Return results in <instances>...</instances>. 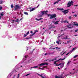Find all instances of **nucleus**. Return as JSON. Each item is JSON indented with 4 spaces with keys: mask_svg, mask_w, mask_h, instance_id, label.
Instances as JSON below:
<instances>
[{
    "mask_svg": "<svg viewBox=\"0 0 78 78\" xmlns=\"http://www.w3.org/2000/svg\"><path fill=\"white\" fill-rule=\"evenodd\" d=\"M73 2L72 1H71V2H69L67 4V7H70L71 5H73Z\"/></svg>",
    "mask_w": 78,
    "mask_h": 78,
    "instance_id": "nucleus-1",
    "label": "nucleus"
},
{
    "mask_svg": "<svg viewBox=\"0 0 78 78\" xmlns=\"http://www.w3.org/2000/svg\"><path fill=\"white\" fill-rule=\"evenodd\" d=\"M14 8V11H16V10H17V9H19L20 8V6H19V5H16L15 6V8Z\"/></svg>",
    "mask_w": 78,
    "mask_h": 78,
    "instance_id": "nucleus-2",
    "label": "nucleus"
},
{
    "mask_svg": "<svg viewBox=\"0 0 78 78\" xmlns=\"http://www.w3.org/2000/svg\"><path fill=\"white\" fill-rule=\"evenodd\" d=\"M69 9L64 10V11H62V12H63L65 15H66L67 13H68L69 12Z\"/></svg>",
    "mask_w": 78,
    "mask_h": 78,
    "instance_id": "nucleus-3",
    "label": "nucleus"
},
{
    "mask_svg": "<svg viewBox=\"0 0 78 78\" xmlns=\"http://www.w3.org/2000/svg\"><path fill=\"white\" fill-rule=\"evenodd\" d=\"M66 59V57L64 58L61 59V58H60L58 60H57L56 61L57 62H58V61H63V60H64Z\"/></svg>",
    "mask_w": 78,
    "mask_h": 78,
    "instance_id": "nucleus-4",
    "label": "nucleus"
},
{
    "mask_svg": "<svg viewBox=\"0 0 78 78\" xmlns=\"http://www.w3.org/2000/svg\"><path fill=\"white\" fill-rule=\"evenodd\" d=\"M29 9H30V10H29L30 12H31V11H34V10H35V8H32L31 9V8L30 7L29 8Z\"/></svg>",
    "mask_w": 78,
    "mask_h": 78,
    "instance_id": "nucleus-5",
    "label": "nucleus"
},
{
    "mask_svg": "<svg viewBox=\"0 0 78 78\" xmlns=\"http://www.w3.org/2000/svg\"><path fill=\"white\" fill-rule=\"evenodd\" d=\"M60 66L61 67H62L63 66H64V63L63 62H61L60 63Z\"/></svg>",
    "mask_w": 78,
    "mask_h": 78,
    "instance_id": "nucleus-6",
    "label": "nucleus"
},
{
    "mask_svg": "<svg viewBox=\"0 0 78 78\" xmlns=\"http://www.w3.org/2000/svg\"><path fill=\"white\" fill-rule=\"evenodd\" d=\"M73 25L74 26H78V23L76 24V23L75 22H73Z\"/></svg>",
    "mask_w": 78,
    "mask_h": 78,
    "instance_id": "nucleus-7",
    "label": "nucleus"
},
{
    "mask_svg": "<svg viewBox=\"0 0 78 78\" xmlns=\"http://www.w3.org/2000/svg\"><path fill=\"white\" fill-rule=\"evenodd\" d=\"M37 67H38V66H34L33 67H32L30 68V70H32V69H33L34 68H37Z\"/></svg>",
    "mask_w": 78,
    "mask_h": 78,
    "instance_id": "nucleus-8",
    "label": "nucleus"
},
{
    "mask_svg": "<svg viewBox=\"0 0 78 78\" xmlns=\"http://www.w3.org/2000/svg\"><path fill=\"white\" fill-rule=\"evenodd\" d=\"M37 74L39 76H41V77H42V78H47V77H44V76H42V75H41L37 73Z\"/></svg>",
    "mask_w": 78,
    "mask_h": 78,
    "instance_id": "nucleus-9",
    "label": "nucleus"
},
{
    "mask_svg": "<svg viewBox=\"0 0 78 78\" xmlns=\"http://www.w3.org/2000/svg\"><path fill=\"white\" fill-rule=\"evenodd\" d=\"M56 14H53L52 15V19H54V18H55L56 17Z\"/></svg>",
    "mask_w": 78,
    "mask_h": 78,
    "instance_id": "nucleus-10",
    "label": "nucleus"
},
{
    "mask_svg": "<svg viewBox=\"0 0 78 78\" xmlns=\"http://www.w3.org/2000/svg\"><path fill=\"white\" fill-rule=\"evenodd\" d=\"M48 12V11L47 10H46V11H44V14H45L47 15V14H47V12Z\"/></svg>",
    "mask_w": 78,
    "mask_h": 78,
    "instance_id": "nucleus-11",
    "label": "nucleus"
},
{
    "mask_svg": "<svg viewBox=\"0 0 78 78\" xmlns=\"http://www.w3.org/2000/svg\"><path fill=\"white\" fill-rule=\"evenodd\" d=\"M66 77V76H64V77H60L58 76H55V78H64V77Z\"/></svg>",
    "mask_w": 78,
    "mask_h": 78,
    "instance_id": "nucleus-12",
    "label": "nucleus"
},
{
    "mask_svg": "<svg viewBox=\"0 0 78 78\" xmlns=\"http://www.w3.org/2000/svg\"><path fill=\"white\" fill-rule=\"evenodd\" d=\"M39 66H45V64H44V63H41L39 65Z\"/></svg>",
    "mask_w": 78,
    "mask_h": 78,
    "instance_id": "nucleus-13",
    "label": "nucleus"
},
{
    "mask_svg": "<svg viewBox=\"0 0 78 78\" xmlns=\"http://www.w3.org/2000/svg\"><path fill=\"white\" fill-rule=\"evenodd\" d=\"M52 28V25H50L49 27V30H50V29H51Z\"/></svg>",
    "mask_w": 78,
    "mask_h": 78,
    "instance_id": "nucleus-14",
    "label": "nucleus"
},
{
    "mask_svg": "<svg viewBox=\"0 0 78 78\" xmlns=\"http://www.w3.org/2000/svg\"><path fill=\"white\" fill-rule=\"evenodd\" d=\"M57 9H58V10H60V11H63V10H64V9H63V8L59 9L58 8H57Z\"/></svg>",
    "mask_w": 78,
    "mask_h": 78,
    "instance_id": "nucleus-15",
    "label": "nucleus"
},
{
    "mask_svg": "<svg viewBox=\"0 0 78 78\" xmlns=\"http://www.w3.org/2000/svg\"><path fill=\"white\" fill-rule=\"evenodd\" d=\"M58 22H59V21H56L54 23V24L55 25H57L58 23Z\"/></svg>",
    "mask_w": 78,
    "mask_h": 78,
    "instance_id": "nucleus-16",
    "label": "nucleus"
},
{
    "mask_svg": "<svg viewBox=\"0 0 78 78\" xmlns=\"http://www.w3.org/2000/svg\"><path fill=\"white\" fill-rule=\"evenodd\" d=\"M42 18H41L40 19H37V18H36V20H38V21H39V20H41V19H42Z\"/></svg>",
    "mask_w": 78,
    "mask_h": 78,
    "instance_id": "nucleus-17",
    "label": "nucleus"
},
{
    "mask_svg": "<svg viewBox=\"0 0 78 78\" xmlns=\"http://www.w3.org/2000/svg\"><path fill=\"white\" fill-rule=\"evenodd\" d=\"M63 22L64 23H69V21H67V20H66L65 21H64Z\"/></svg>",
    "mask_w": 78,
    "mask_h": 78,
    "instance_id": "nucleus-18",
    "label": "nucleus"
},
{
    "mask_svg": "<svg viewBox=\"0 0 78 78\" xmlns=\"http://www.w3.org/2000/svg\"><path fill=\"white\" fill-rule=\"evenodd\" d=\"M41 13L42 15L43 16L44 15V11H41Z\"/></svg>",
    "mask_w": 78,
    "mask_h": 78,
    "instance_id": "nucleus-19",
    "label": "nucleus"
},
{
    "mask_svg": "<svg viewBox=\"0 0 78 78\" xmlns=\"http://www.w3.org/2000/svg\"><path fill=\"white\" fill-rule=\"evenodd\" d=\"M35 33H36L34 32L33 34H31L30 35V36H34V34H35Z\"/></svg>",
    "mask_w": 78,
    "mask_h": 78,
    "instance_id": "nucleus-20",
    "label": "nucleus"
},
{
    "mask_svg": "<svg viewBox=\"0 0 78 78\" xmlns=\"http://www.w3.org/2000/svg\"><path fill=\"white\" fill-rule=\"evenodd\" d=\"M15 22H19V19H17L16 20H15Z\"/></svg>",
    "mask_w": 78,
    "mask_h": 78,
    "instance_id": "nucleus-21",
    "label": "nucleus"
},
{
    "mask_svg": "<svg viewBox=\"0 0 78 78\" xmlns=\"http://www.w3.org/2000/svg\"><path fill=\"white\" fill-rule=\"evenodd\" d=\"M71 62V61H69L68 62L67 66H68V65H69L70 64V63Z\"/></svg>",
    "mask_w": 78,
    "mask_h": 78,
    "instance_id": "nucleus-22",
    "label": "nucleus"
},
{
    "mask_svg": "<svg viewBox=\"0 0 78 78\" xmlns=\"http://www.w3.org/2000/svg\"><path fill=\"white\" fill-rule=\"evenodd\" d=\"M50 17H50V18H49V19H53V16L52 15H51Z\"/></svg>",
    "mask_w": 78,
    "mask_h": 78,
    "instance_id": "nucleus-23",
    "label": "nucleus"
},
{
    "mask_svg": "<svg viewBox=\"0 0 78 78\" xmlns=\"http://www.w3.org/2000/svg\"><path fill=\"white\" fill-rule=\"evenodd\" d=\"M44 65H48V62H45L44 63Z\"/></svg>",
    "mask_w": 78,
    "mask_h": 78,
    "instance_id": "nucleus-24",
    "label": "nucleus"
},
{
    "mask_svg": "<svg viewBox=\"0 0 78 78\" xmlns=\"http://www.w3.org/2000/svg\"><path fill=\"white\" fill-rule=\"evenodd\" d=\"M24 14H26V15H28V14L26 12H24Z\"/></svg>",
    "mask_w": 78,
    "mask_h": 78,
    "instance_id": "nucleus-25",
    "label": "nucleus"
},
{
    "mask_svg": "<svg viewBox=\"0 0 78 78\" xmlns=\"http://www.w3.org/2000/svg\"><path fill=\"white\" fill-rule=\"evenodd\" d=\"M62 35H64V34H61V35H60V34H58V36L59 35L58 37H61V36H62Z\"/></svg>",
    "mask_w": 78,
    "mask_h": 78,
    "instance_id": "nucleus-26",
    "label": "nucleus"
},
{
    "mask_svg": "<svg viewBox=\"0 0 78 78\" xmlns=\"http://www.w3.org/2000/svg\"><path fill=\"white\" fill-rule=\"evenodd\" d=\"M11 8H14V6H13V4L11 5Z\"/></svg>",
    "mask_w": 78,
    "mask_h": 78,
    "instance_id": "nucleus-27",
    "label": "nucleus"
},
{
    "mask_svg": "<svg viewBox=\"0 0 78 78\" xmlns=\"http://www.w3.org/2000/svg\"><path fill=\"white\" fill-rule=\"evenodd\" d=\"M64 74V73H62V74L61 75H59V77H62V76H63L62 75Z\"/></svg>",
    "mask_w": 78,
    "mask_h": 78,
    "instance_id": "nucleus-28",
    "label": "nucleus"
},
{
    "mask_svg": "<svg viewBox=\"0 0 78 78\" xmlns=\"http://www.w3.org/2000/svg\"><path fill=\"white\" fill-rule=\"evenodd\" d=\"M59 2L58 1H56V2H54V5H55V4H56V3H58Z\"/></svg>",
    "mask_w": 78,
    "mask_h": 78,
    "instance_id": "nucleus-29",
    "label": "nucleus"
},
{
    "mask_svg": "<svg viewBox=\"0 0 78 78\" xmlns=\"http://www.w3.org/2000/svg\"><path fill=\"white\" fill-rule=\"evenodd\" d=\"M67 39H69V38H67V36H66V37L64 38V39H66V40Z\"/></svg>",
    "mask_w": 78,
    "mask_h": 78,
    "instance_id": "nucleus-30",
    "label": "nucleus"
},
{
    "mask_svg": "<svg viewBox=\"0 0 78 78\" xmlns=\"http://www.w3.org/2000/svg\"><path fill=\"white\" fill-rule=\"evenodd\" d=\"M76 57H78V55H76L75 56H74L73 58H76Z\"/></svg>",
    "mask_w": 78,
    "mask_h": 78,
    "instance_id": "nucleus-31",
    "label": "nucleus"
},
{
    "mask_svg": "<svg viewBox=\"0 0 78 78\" xmlns=\"http://www.w3.org/2000/svg\"><path fill=\"white\" fill-rule=\"evenodd\" d=\"M47 15H48V17H49V16H50H50H51V15L50 14H47Z\"/></svg>",
    "mask_w": 78,
    "mask_h": 78,
    "instance_id": "nucleus-32",
    "label": "nucleus"
},
{
    "mask_svg": "<svg viewBox=\"0 0 78 78\" xmlns=\"http://www.w3.org/2000/svg\"><path fill=\"white\" fill-rule=\"evenodd\" d=\"M75 48H73L72 49V50L70 51V52L73 51V50H75Z\"/></svg>",
    "mask_w": 78,
    "mask_h": 78,
    "instance_id": "nucleus-33",
    "label": "nucleus"
},
{
    "mask_svg": "<svg viewBox=\"0 0 78 78\" xmlns=\"http://www.w3.org/2000/svg\"><path fill=\"white\" fill-rule=\"evenodd\" d=\"M55 28V26L52 25V28Z\"/></svg>",
    "mask_w": 78,
    "mask_h": 78,
    "instance_id": "nucleus-34",
    "label": "nucleus"
},
{
    "mask_svg": "<svg viewBox=\"0 0 78 78\" xmlns=\"http://www.w3.org/2000/svg\"><path fill=\"white\" fill-rule=\"evenodd\" d=\"M29 33H30V32H29V31H28L26 33V34L27 35H28V34H29Z\"/></svg>",
    "mask_w": 78,
    "mask_h": 78,
    "instance_id": "nucleus-35",
    "label": "nucleus"
},
{
    "mask_svg": "<svg viewBox=\"0 0 78 78\" xmlns=\"http://www.w3.org/2000/svg\"><path fill=\"white\" fill-rule=\"evenodd\" d=\"M30 75V74H28L25 75L26 76H28V75Z\"/></svg>",
    "mask_w": 78,
    "mask_h": 78,
    "instance_id": "nucleus-36",
    "label": "nucleus"
},
{
    "mask_svg": "<svg viewBox=\"0 0 78 78\" xmlns=\"http://www.w3.org/2000/svg\"><path fill=\"white\" fill-rule=\"evenodd\" d=\"M73 26L72 27H68V28H73Z\"/></svg>",
    "mask_w": 78,
    "mask_h": 78,
    "instance_id": "nucleus-37",
    "label": "nucleus"
},
{
    "mask_svg": "<svg viewBox=\"0 0 78 78\" xmlns=\"http://www.w3.org/2000/svg\"><path fill=\"white\" fill-rule=\"evenodd\" d=\"M71 52H68V53H67L66 55L67 56V55H69V53H70Z\"/></svg>",
    "mask_w": 78,
    "mask_h": 78,
    "instance_id": "nucleus-38",
    "label": "nucleus"
},
{
    "mask_svg": "<svg viewBox=\"0 0 78 78\" xmlns=\"http://www.w3.org/2000/svg\"><path fill=\"white\" fill-rule=\"evenodd\" d=\"M42 15H39V17H42Z\"/></svg>",
    "mask_w": 78,
    "mask_h": 78,
    "instance_id": "nucleus-39",
    "label": "nucleus"
},
{
    "mask_svg": "<svg viewBox=\"0 0 78 78\" xmlns=\"http://www.w3.org/2000/svg\"><path fill=\"white\" fill-rule=\"evenodd\" d=\"M54 64H56V61H55L54 62Z\"/></svg>",
    "mask_w": 78,
    "mask_h": 78,
    "instance_id": "nucleus-40",
    "label": "nucleus"
},
{
    "mask_svg": "<svg viewBox=\"0 0 78 78\" xmlns=\"http://www.w3.org/2000/svg\"><path fill=\"white\" fill-rule=\"evenodd\" d=\"M24 57L26 58V59H27V55H25L24 56Z\"/></svg>",
    "mask_w": 78,
    "mask_h": 78,
    "instance_id": "nucleus-41",
    "label": "nucleus"
},
{
    "mask_svg": "<svg viewBox=\"0 0 78 78\" xmlns=\"http://www.w3.org/2000/svg\"><path fill=\"white\" fill-rule=\"evenodd\" d=\"M24 37H26V36H27V34H24Z\"/></svg>",
    "mask_w": 78,
    "mask_h": 78,
    "instance_id": "nucleus-42",
    "label": "nucleus"
},
{
    "mask_svg": "<svg viewBox=\"0 0 78 78\" xmlns=\"http://www.w3.org/2000/svg\"><path fill=\"white\" fill-rule=\"evenodd\" d=\"M33 53V52L32 51H31L30 52V54H32V53Z\"/></svg>",
    "mask_w": 78,
    "mask_h": 78,
    "instance_id": "nucleus-43",
    "label": "nucleus"
},
{
    "mask_svg": "<svg viewBox=\"0 0 78 78\" xmlns=\"http://www.w3.org/2000/svg\"><path fill=\"white\" fill-rule=\"evenodd\" d=\"M56 58H55L54 59H52V61H55V60H56Z\"/></svg>",
    "mask_w": 78,
    "mask_h": 78,
    "instance_id": "nucleus-44",
    "label": "nucleus"
},
{
    "mask_svg": "<svg viewBox=\"0 0 78 78\" xmlns=\"http://www.w3.org/2000/svg\"><path fill=\"white\" fill-rule=\"evenodd\" d=\"M71 16H69V19H71Z\"/></svg>",
    "mask_w": 78,
    "mask_h": 78,
    "instance_id": "nucleus-45",
    "label": "nucleus"
},
{
    "mask_svg": "<svg viewBox=\"0 0 78 78\" xmlns=\"http://www.w3.org/2000/svg\"><path fill=\"white\" fill-rule=\"evenodd\" d=\"M0 4H3V1H1L0 3Z\"/></svg>",
    "mask_w": 78,
    "mask_h": 78,
    "instance_id": "nucleus-46",
    "label": "nucleus"
},
{
    "mask_svg": "<svg viewBox=\"0 0 78 78\" xmlns=\"http://www.w3.org/2000/svg\"><path fill=\"white\" fill-rule=\"evenodd\" d=\"M1 9H2V7H0V10H1Z\"/></svg>",
    "mask_w": 78,
    "mask_h": 78,
    "instance_id": "nucleus-47",
    "label": "nucleus"
},
{
    "mask_svg": "<svg viewBox=\"0 0 78 78\" xmlns=\"http://www.w3.org/2000/svg\"><path fill=\"white\" fill-rule=\"evenodd\" d=\"M53 59L52 60H50L49 61V62H51V61H53Z\"/></svg>",
    "mask_w": 78,
    "mask_h": 78,
    "instance_id": "nucleus-48",
    "label": "nucleus"
},
{
    "mask_svg": "<svg viewBox=\"0 0 78 78\" xmlns=\"http://www.w3.org/2000/svg\"><path fill=\"white\" fill-rule=\"evenodd\" d=\"M55 48H52V49H51V50H54L55 49Z\"/></svg>",
    "mask_w": 78,
    "mask_h": 78,
    "instance_id": "nucleus-49",
    "label": "nucleus"
},
{
    "mask_svg": "<svg viewBox=\"0 0 78 78\" xmlns=\"http://www.w3.org/2000/svg\"><path fill=\"white\" fill-rule=\"evenodd\" d=\"M78 5H74V6H78Z\"/></svg>",
    "mask_w": 78,
    "mask_h": 78,
    "instance_id": "nucleus-50",
    "label": "nucleus"
},
{
    "mask_svg": "<svg viewBox=\"0 0 78 78\" xmlns=\"http://www.w3.org/2000/svg\"><path fill=\"white\" fill-rule=\"evenodd\" d=\"M78 31V30L77 29L76 30H75V32H77V31Z\"/></svg>",
    "mask_w": 78,
    "mask_h": 78,
    "instance_id": "nucleus-51",
    "label": "nucleus"
},
{
    "mask_svg": "<svg viewBox=\"0 0 78 78\" xmlns=\"http://www.w3.org/2000/svg\"><path fill=\"white\" fill-rule=\"evenodd\" d=\"M35 50V49H34L32 51V52H34V50Z\"/></svg>",
    "mask_w": 78,
    "mask_h": 78,
    "instance_id": "nucleus-52",
    "label": "nucleus"
},
{
    "mask_svg": "<svg viewBox=\"0 0 78 78\" xmlns=\"http://www.w3.org/2000/svg\"><path fill=\"white\" fill-rule=\"evenodd\" d=\"M44 55L45 56L46 55H47V53H45V54H44Z\"/></svg>",
    "mask_w": 78,
    "mask_h": 78,
    "instance_id": "nucleus-53",
    "label": "nucleus"
},
{
    "mask_svg": "<svg viewBox=\"0 0 78 78\" xmlns=\"http://www.w3.org/2000/svg\"><path fill=\"white\" fill-rule=\"evenodd\" d=\"M25 39H30V38H28V37H26V38Z\"/></svg>",
    "mask_w": 78,
    "mask_h": 78,
    "instance_id": "nucleus-54",
    "label": "nucleus"
},
{
    "mask_svg": "<svg viewBox=\"0 0 78 78\" xmlns=\"http://www.w3.org/2000/svg\"><path fill=\"white\" fill-rule=\"evenodd\" d=\"M49 54L50 55H52V54H53V53H50Z\"/></svg>",
    "mask_w": 78,
    "mask_h": 78,
    "instance_id": "nucleus-55",
    "label": "nucleus"
},
{
    "mask_svg": "<svg viewBox=\"0 0 78 78\" xmlns=\"http://www.w3.org/2000/svg\"><path fill=\"white\" fill-rule=\"evenodd\" d=\"M66 51L64 53H63L62 54V55H64V54H65V53H66Z\"/></svg>",
    "mask_w": 78,
    "mask_h": 78,
    "instance_id": "nucleus-56",
    "label": "nucleus"
},
{
    "mask_svg": "<svg viewBox=\"0 0 78 78\" xmlns=\"http://www.w3.org/2000/svg\"><path fill=\"white\" fill-rule=\"evenodd\" d=\"M19 75H20V74H19L18 75V78H19Z\"/></svg>",
    "mask_w": 78,
    "mask_h": 78,
    "instance_id": "nucleus-57",
    "label": "nucleus"
},
{
    "mask_svg": "<svg viewBox=\"0 0 78 78\" xmlns=\"http://www.w3.org/2000/svg\"><path fill=\"white\" fill-rule=\"evenodd\" d=\"M73 31L72 30H70L71 33H72V32H73Z\"/></svg>",
    "mask_w": 78,
    "mask_h": 78,
    "instance_id": "nucleus-58",
    "label": "nucleus"
},
{
    "mask_svg": "<svg viewBox=\"0 0 78 78\" xmlns=\"http://www.w3.org/2000/svg\"><path fill=\"white\" fill-rule=\"evenodd\" d=\"M74 16L75 17H77V15H75Z\"/></svg>",
    "mask_w": 78,
    "mask_h": 78,
    "instance_id": "nucleus-59",
    "label": "nucleus"
},
{
    "mask_svg": "<svg viewBox=\"0 0 78 78\" xmlns=\"http://www.w3.org/2000/svg\"><path fill=\"white\" fill-rule=\"evenodd\" d=\"M60 66V63H59L58 65H57V66Z\"/></svg>",
    "mask_w": 78,
    "mask_h": 78,
    "instance_id": "nucleus-60",
    "label": "nucleus"
},
{
    "mask_svg": "<svg viewBox=\"0 0 78 78\" xmlns=\"http://www.w3.org/2000/svg\"><path fill=\"white\" fill-rule=\"evenodd\" d=\"M30 33H31V34H33V32H32V31H31Z\"/></svg>",
    "mask_w": 78,
    "mask_h": 78,
    "instance_id": "nucleus-61",
    "label": "nucleus"
},
{
    "mask_svg": "<svg viewBox=\"0 0 78 78\" xmlns=\"http://www.w3.org/2000/svg\"><path fill=\"white\" fill-rule=\"evenodd\" d=\"M35 32H38L37 30H35Z\"/></svg>",
    "mask_w": 78,
    "mask_h": 78,
    "instance_id": "nucleus-62",
    "label": "nucleus"
},
{
    "mask_svg": "<svg viewBox=\"0 0 78 78\" xmlns=\"http://www.w3.org/2000/svg\"><path fill=\"white\" fill-rule=\"evenodd\" d=\"M58 44H59V41H58Z\"/></svg>",
    "mask_w": 78,
    "mask_h": 78,
    "instance_id": "nucleus-63",
    "label": "nucleus"
},
{
    "mask_svg": "<svg viewBox=\"0 0 78 78\" xmlns=\"http://www.w3.org/2000/svg\"><path fill=\"white\" fill-rule=\"evenodd\" d=\"M72 26V25L70 24H69V26L70 27V26Z\"/></svg>",
    "mask_w": 78,
    "mask_h": 78,
    "instance_id": "nucleus-64",
    "label": "nucleus"
}]
</instances>
